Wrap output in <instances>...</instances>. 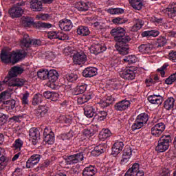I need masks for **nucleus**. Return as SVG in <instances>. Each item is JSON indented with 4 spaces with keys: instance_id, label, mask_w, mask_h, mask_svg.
<instances>
[{
    "instance_id": "1",
    "label": "nucleus",
    "mask_w": 176,
    "mask_h": 176,
    "mask_svg": "<svg viewBox=\"0 0 176 176\" xmlns=\"http://www.w3.org/2000/svg\"><path fill=\"white\" fill-rule=\"evenodd\" d=\"M25 56V52H9L3 50L1 54V60L2 63H5L6 64H9V63L16 64L19 63L21 58H24Z\"/></svg>"
},
{
    "instance_id": "2",
    "label": "nucleus",
    "mask_w": 176,
    "mask_h": 176,
    "mask_svg": "<svg viewBox=\"0 0 176 176\" xmlns=\"http://www.w3.org/2000/svg\"><path fill=\"white\" fill-rule=\"evenodd\" d=\"M21 87L24 86V80L15 77H6L0 81V91L8 87Z\"/></svg>"
},
{
    "instance_id": "3",
    "label": "nucleus",
    "mask_w": 176,
    "mask_h": 176,
    "mask_svg": "<svg viewBox=\"0 0 176 176\" xmlns=\"http://www.w3.org/2000/svg\"><path fill=\"white\" fill-rule=\"evenodd\" d=\"M170 142H171V136L170 135H164L160 138L157 145L155 147L156 152H166L170 148Z\"/></svg>"
},
{
    "instance_id": "4",
    "label": "nucleus",
    "mask_w": 176,
    "mask_h": 176,
    "mask_svg": "<svg viewBox=\"0 0 176 176\" xmlns=\"http://www.w3.org/2000/svg\"><path fill=\"white\" fill-rule=\"evenodd\" d=\"M149 120V116L146 113H142L139 114L134 122V123L131 126V129L133 131H135V130H140V129H142L148 121Z\"/></svg>"
},
{
    "instance_id": "5",
    "label": "nucleus",
    "mask_w": 176,
    "mask_h": 176,
    "mask_svg": "<svg viewBox=\"0 0 176 176\" xmlns=\"http://www.w3.org/2000/svg\"><path fill=\"white\" fill-rule=\"evenodd\" d=\"M41 44L42 42L41 40H31L28 34H24L23 40L21 41V46L22 47H31V45H34V46H41Z\"/></svg>"
},
{
    "instance_id": "6",
    "label": "nucleus",
    "mask_w": 176,
    "mask_h": 176,
    "mask_svg": "<svg viewBox=\"0 0 176 176\" xmlns=\"http://www.w3.org/2000/svg\"><path fill=\"white\" fill-rule=\"evenodd\" d=\"M83 159H85V154L83 152H80L77 154L69 155L66 159V163L67 164H76V163L82 162Z\"/></svg>"
},
{
    "instance_id": "7",
    "label": "nucleus",
    "mask_w": 176,
    "mask_h": 176,
    "mask_svg": "<svg viewBox=\"0 0 176 176\" xmlns=\"http://www.w3.org/2000/svg\"><path fill=\"white\" fill-rule=\"evenodd\" d=\"M119 75L123 79H126V80H133V79L135 78V72H134V70H133V68L131 67H127L125 69L120 71Z\"/></svg>"
},
{
    "instance_id": "8",
    "label": "nucleus",
    "mask_w": 176,
    "mask_h": 176,
    "mask_svg": "<svg viewBox=\"0 0 176 176\" xmlns=\"http://www.w3.org/2000/svg\"><path fill=\"white\" fill-rule=\"evenodd\" d=\"M164 130H166V125L163 122H160L151 128V134L154 137H160Z\"/></svg>"
},
{
    "instance_id": "9",
    "label": "nucleus",
    "mask_w": 176,
    "mask_h": 176,
    "mask_svg": "<svg viewBox=\"0 0 176 176\" xmlns=\"http://www.w3.org/2000/svg\"><path fill=\"white\" fill-rule=\"evenodd\" d=\"M86 54H85L82 52H74L73 55V63L74 64H78L80 65L81 64H85L86 62Z\"/></svg>"
},
{
    "instance_id": "10",
    "label": "nucleus",
    "mask_w": 176,
    "mask_h": 176,
    "mask_svg": "<svg viewBox=\"0 0 176 176\" xmlns=\"http://www.w3.org/2000/svg\"><path fill=\"white\" fill-rule=\"evenodd\" d=\"M125 32L124 29H122L121 33H119L118 36L114 38V41H116L117 43H129V42L131 41L130 36L124 33Z\"/></svg>"
},
{
    "instance_id": "11",
    "label": "nucleus",
    "mask_w": 176,
    "mask_h": 176,
    "mask_svg": "<svg viewBox=\"0 0 176 176\" xmlns=\"http://www.w3.org/2000/svg\"><path fill=\"white\" fill-rule=\"evenodd\" d=\"M130 105H131L130 100H122L116 103L114 105V109L120 111H126V109H129V108H130Z\"/></svg>"
},
{
    "instance_id": "12",
    "label": "nucleus",
    "mask_w": 176,
    "mask_h": 176,
    "mask_svg": "<svg viewBox=\"0 0 176 176\" xmlns=\"http://www.w3.org/2000/svg\"><path fill=\"white\" fill-rule=\"evenodd\" d=\"M8 13L12 19H18L23 16L24 10L21 7H12L9 10Z\"/></svg>"
},
{
    "instance_id": "13",
    "label": "nucleus",
    "mask_w": 176,
    "mask_h": 176,
    "mask_svg": "<svg viewBox=\"0 0 176 176\" xmlns=\"http://www.w3.org/2000/svg\"><path fill=\"white\" fill-rule=\"evenodd\" d=\"M40 160H41V155L38 154L32 155L26 162L27 168H32L34 166H36V164L39 163Z\"/></svg>"
},
{
    "instance_id": "14",
    "label": "nucleus",
    "mask_w": 176,
    "mask_h": 176,
    "mask_svg": "<svg viewBox=\"0 0 176 176\" xmlns=\"http://www.w3.org/2000/svg\"><path fill=\"white\" fill-rule=\"evenodd\" d=\"M30 140L32 145H36L38 139L39 138V131L36 128H32L29 131Z\"/></svg>"
},
{
    "instance_id": "15",
    "label": "nucleus",
    "mask_w": 176,
    "mask_h": 176,
    "mask_svg": "<svg viewBox=\"0 0 176 176\" xmlns=\"http://www.w3.org/2000/svg\"><path fill=\"white\" fill-rule=\"evenodd\" d=\"M59 27L63 31H71L72 30V22L69 19H63L59 21Z\"/></svg>"
},
{
    "instance_id": "16",
    "label": "nucleus",
    "mask_w": 176,
    "mask_h": 176,
    "mask_svg": "<svg viewBox=\"0 0 176 176\" xmlns=\"http://www.w3.org/2000/svg\"><path fill=\"white\" fill-rule=\"evenodd\" d=\"M98 131V125H92L90 128H87L83 130L82 134L84 137H87V138H90V137H93L96 133Z\"/></svg>"
},
{
    "instance_id": "17",
    "label": "nucleus",
    "mask_w": 176,
    "mask_h": 176,
    "mask_svg": "<svg viewBox=\"0 0 176 176\" xmlns=\"http://www.w3.org/2000/svg\"><path fill=\"white\" fill-rule=\"evenodd\" d=\"M123 146H124L123 142H120L119 140L116 142L112 147V155L114 156H118V155L123 151Z\"/></svg>"
},
{
    "instance_id": "18",
    "label": "nucleus",
    "mask_w": 176,
    "mask_h": 176,
    "mask_svg": "<svg viewBox=\"0 0 176 176\" xmlns=\"http://www.w3.org/2000/svg\"><path fill=\"white\" fill-rule=\"evenodd\" d=\"M148 101L150 104L155 105H162L163 103V96L160 95H151L148 97Z\"/></svg>"
},
{
    "instance_id": "19",
    "label": "nucleus",
    "mask_w": 176,
    "mask_h": 176,
    "mask_svg": "<svg viewBox=\"0 0 176 176\" xmlns=\"http://www.w3.org/2000/svg\"><path fill=\"white\" fill-rule=\"evenodd\" d=\"M115 47L116 50L122 54V56H126V54H129V46L126 45V43H116Z\"/></svg>"
},
{
    "instance_id": "20",
    "label": "nucleus",
    "mask_w": 176,
    "mask_h": 176,
    "mask_svg": "<svg viewBox=\"0 0 176 176\" xmlns=\"http://www.w3.org/2000/svg\"><path fill=\"white\" fill-rule=\"evenodd\" d=\"M97 68L89 67L85 68L82 72V76L85 78H93V76H96L97 75Z\"/></svg>"
},
{
    "instance_id": "21",
    "label": "nucleus",
    "mask_w": 176,
    "mask_h": 176,
    "mask_svg": "<svg viewBox=\"0 0 176 176\" xmlns=\"http://www.w3.org/2000/svg\"><path fill=\"white\" fill-rule=\"evenodd\" d=\"M133 153V151L131 150V148L126 147L124 150V153L122 154V158L121 160V164H126L130 160V157H131V155Z\"/></svg>"
},
{
    "instance_id": "22",
    "label": "nucleus",
    "mask_w": 176,
    "mask_h": 176,
    "mask_svg": "<svg viewBox=\"0 0 176 176\" xmlns=\"http://www.w3.org/2000/svg\"><path fill=\"white\" fill-rule=\"evenodd\" d=\"M107 48L100 44H95L91 46L89 48V51L92 54H100V53H102V52H105Z\"/></svg>"
},
{
    "instance_id": "23",
    "label": "nucleus",
    "mask_w": 176,
    "mask_h": 176,
    "mask_svg": "<svg viewBox=\"0 0 176 176\" xmlns=\"http://www.w3.org/2000/svg\"><path fill=\"white\" fill-rule=\"evenodd\" d=\"M152 45L151 44H142L138 47V50L142 54H149L152 52Z\"/></svg>"
},
{
    "instance_id": "24",
    "label": "nucleus",
    "mask_w": 176,
    "mask_h": 176,
    "mask_svg": "<svg viewBox=\"0 0 176 176\" xmlns=\"http://www.w3.org/2000/svg\"><path fill=\"white\" fill-rule=\"evenodd\" d=\"M84 115L87 118H94L96 116V109L93 106H85L84 108Z\"/></svg>"
},
{
    "instance_id": "25",
    "label": "nucleus",
    "mask_w": 176,
    "mask_h": 176,
    "mask_svg": "<svg viewBox=\"0 0 176 176\" xmlns=\"http://www.w3.org/2000/svg\"><path fill=\"white\" fill-rule=\"evenodd\" d=\"M97 173V169L93 166L85 167L82 170V176H94Z\"/></svg>"
},
{
    "instance_id": "26",
    "label": "nucleus",
    "mask_w": 176,
    "mask_h": 176,
    "mask_svg": "<svg viewBox=\"0 0 176 176\" xmlns=\"http://www.w3.org/2000/svg\"><path fill=\"white\" fill-rule=\"evenodd\" d=\"M175 103V99L173 97L168 98L164 102V108L166 111H170V109H173L174 108V104Z\"/></svg>"
},
{
    "instance_id": "27",
    "label": "nucleus",
    "mask_w": 176,
    "mask_h": 176,
    "mask_svg": "<svg viewBox=\"0 0 176 176\" xmlns=\"http://www.w3.org/2000/svg\"><path fill=\"white\" fill-rule=\"evenodd\" d=\"M23 68L20 67H12L11 70L9 72V77L10 78H16V76H17V75H20L21 74H23Z\"/></svg>"
},
{
    "instance_id": "28",
    "label": "nucleus",
    "mask_w": 176,
    "mask_h": 176,
    "mask_svg": "<svg viewBox=\"0 0 176 176\" xmlns=\"http://www.w3.org/2000/svg\"><path fill=\"white\" fill-rule=\"evenodd\" d=\"M140 171V164L135 163L133 164L132 167L130 168L126 173H125L124 176H134L135 173Z\"/></svg>"
},
{
    "instance_id": "29",
    "label": "nucleus",
    "mask_w": 176,
    "mask_h": 176,
    "mask_svg": "<svg viewBox=\"0 0 176 176\" xmlns=\"http://www.w3.org/2000/svg\"><path fill=\"white\" fill-rule=\"evenodd\" d=\"M87 90V85L86 84H81L80 85H78L73 91V94L74 96H79V94H83L85 91Z\"/></svg>"
},
{
    "instance_id": "30",
    "label": "nucleus",
    "mask_w": 176,
    "mask_h": 176,
    "mask_svg": "<svg viewBox=\"0 0 176 176\" xmlns=\"http://www.w3.org/2000/svg\"><path fill=\"white\" fill-rule=\"evenodd\" d=\"M134 23L135 24L131 28V31H133V32H135L137 31H139V30H141L144 24V21H142V19H134Z\"/></svg>"
},
{
    "instance_id": "31",
    "label": "nucleus",
    "mask_w": 176,
    "mask_h": 176,
    "mask_svg": "<svg viewBox=\"0 0 176 176\" xmlns=\"http://www.w3.org/2000/svg\"><path fill=\"white\" fill-rule=\"evenodd\" d=\"M30 8L33 10V12H41L43 8L42 2L38 0H33L31 2Z\"/></svg>"
},
{
    "instance_id": "32",
    "label": "nucleus",
    "mask_w": 176,
    "mask_h": 176,
    "mask_svg": "<svg viewBox=\"0 0 176 176\" xmlns=\"http://www.w3.org/2000/svg\"><path fill=\"white\" fill-rule=\"evenodd\" d=\"M131 6L135 10H141L144 4L142 0H129Z\"/></svg>"
},
{
    "instance_id": "33",
    "label": "nucleus",
    "mask_w": 176,
    "mask_h": 176,
    "mask_svg": "<svg viewBox=\"0 0 176 176\" xmlns=\"http://www.w3.org/2000/svg\"><path fill=\"white\" fill-rule=\"evenodd\" d=\"M90 3L88 2L79 1L76 3V8L80 10V12H86L89 10Z\"/></svg>"
},
{
    "instance_id": "34",
    "label": "nucleus",
    "mask_w": 176,
    "mask_h": 176,
    "mask_svg": "<svg viewBox=\"0 0 176 176\" xmlns=\"http://www.w3.org/2000/svg\"><path fill=\"white\" fill-rule=\"evenodd\" d=\"M3 104L6 111H13L16 108V100H7Z\"/></svg>"
},
{
    "instance_id": "35",
    "label": "nucleus",
    "mask_w": 176,
    "mask_h": 176,
    "mask_svg": "<svg viewBox=\"0 0 176 176\" xmlns=\"http://www.w3.org/2000/svg\"><path fill=\"white\" fill-rule=\"evenodd\" d=\"M47 107L45 106H39L36 111V116L38 119H41V118H43L47 113Z\"/></svg>"
},
{
    "instance_id": "36",
    "label": "nucleus",
    "mask_w": 176,
    "mask_h": 176,
    "mask_svg": "<svg viewBox=\"0 0 176 176\" xmlns=\"http://www.w3.org/2000/svg\"><path fill=\"white\" fill-rule=\"evenodd\" d=\"M112 135V132L108 129H103L99 133V138L104 141Z\"/></svg>"
},
{
    "instance_id": "37",
    "label": "nucleus",
    "mask_w": 176,
    "mask_h": 176,
    "mask_svg": "<svg viewBox=\"0 0 176 176\" xmlns=\"http://www.w3.org/2000/svg\"><path fill=\"white\" fill-rule=\"evenodd\" d=\"M47 79H48L50 82H56V80L58 79V73L54 69L48 71Z\"/></svg>"
},
{
    "instance_id": "38",
    "label": "nucleus",
    "mask_w": 176,
    "mask_h": 176,
    "mask_svg": "<svg viewBox=\"0 0 176 176\" xmlns=\"http://www.w3.org/2000/svg\"><path fill=\"white\" fill-rule=\"evenodd\" d=\"M77 34L82 36H87V35H90V30L86 26H80L77 29Z\"/></svg>"
},
{
    "instance_id": "39",
    "label": "nucleus",
    "mask_w": 176,
    "mask_h": 176,
    "mask_svg": "<svg viewBox=\"0 0 176 176\" xmlns=\"http://www.w3.org/2000/svg\"><path fill=\"white\" fill-rule=\"evenodd\" d=\"M23 145H24V142H23L21 139L19 138L15 140V141L12 144V148L14 151H16V152H20L21 151V148H23Z\"/></svg>"
},
{
    "instance_id": "40",
    "label": "nucleus",
    "mask_w": 176,
    "mask_h": 176,
    "mask_svg": "<svg viewBox=\"0 0 176 176\" xmlns=\"http://www.w3.org/2000/svg\"><path fill=\"white\" fill-rule=\"evenodd\" d=\"M80 133V128L78 126H74L72 129L65 134L66 140H70V138H72L75 134H79Z\"/></svg>"
},
{
    "instance_id": "41",
    "label": "nucleus",
    "mask_w": 176,
    "mask_h": 176,
    "mask_svg": "<svg viewBox=\"0 0 176 176\" xmlns=\"http://www.w3.org/2000/svg\"><path fill=\"white\" fill-rule=\"evenodd\" d=\"M34 27L36 28H38V30H46L48 28H52V25L47 23H43V22H36L34 23Z\"/></svg>"
},
{
    "instance_id": "42",
    "label": "nucleus",
    "mask_w": 176,
    "mask_h": 176,
    "mask_svg": "<svg viewBox=\"0 0 176 176\" xmlns=\"http://www.w3.org/2000/svg\"><path fill=\"white\" fill-rule=\"evenodd\" d=\"M43 101V96L41 94H36L34 96L32 104V105H39Z\"/></svg>"
},
{
    "instance_id": "43",
    "label": "nucleus",
    "mask_w": 176,
    "mask_h": 176,
    "mask_svg": "<svg viewBox=\"0 0 176 176\" xmlns=\"http://www.w3.org/2000/svg\"><path fill=\"white\" fill-rule=\"evenodd\" d=\"M107 116L108 113L106 111H99L98 113H96L94 119H96V120H98L99 122H102V120H105V118Z\"/></svg>"
},
{
    "instance_id": "44",
    "label": "nucleus",
    "mask_w": 176,
    "mask_h": 176,
    "mask_svg": "<svg viewBox=\"0 0 176 176\" xmlns=\"http://www.w3.org/2000/svg\"><path fill=\"white\" fill-rule=\"evenodd\" d=\"M166 12L168 17L173 19L176 16V4H173L171 6L166 8Z\"/></svg>"
},
{
    "instance_id": "45",
    "label": "nucleus",
    "mask_w": 176,
    "mask_h": 176,
    "mask_svg": "<svg viewBox=\"0 0 176 176\" xmlns=\"http://www.w3.org/2000/svg\"><path fill=\"white\" fill-rule=\"evenodd\" d=\"M21 21L24 27H30L34 24V19L30 16H23L21 18Z\"/></svg>"
},
{
    "instance_id": "46",
    "label": "nucleus",
    "mask_w": 176,
    "mask_h": 176,
    "mask_svg": "<svg viewBox=\"0 0 176 176\" xmlns=\"http://www.w3.org/2000/svg\"><path fill=\"white\" fill-rule=\"evenodd\" d=\"M89 100H91V94L82 95V96H80L79 98H78L77 102L80 105H82V104H85V102H87Z\"/></svg>"
},
{
    "instance_id": "47",
    "label": "nucleus",
    "mask_w": 176,
    "mask_h": 176,
    "mask_svg": "<svg viewBox=\"0 0 176 176\" xmlns=\"http://www.w3.org/2000/svg\"><path fill=\"white\" fill-rule=\"evenodd\" d=\"M159 34H160V32H159L158 30H148L142 32V36H153L155 38L156 36H158Z\"/></svg>"
},
{
    "instance_id": "48",
    "label": "nucleus",
    "mask_w": 176,
    "mask_h": 176,
    "mask_svg": "<svg viewBox=\"0 0 176 176\" xmlns=\"http://www.w3.org/2000/svg\"><path fill=\"white\" fill-rule=\"evenodd\" d=\"M48 74H49V70L46 69H42L37 72V76H38V78H39L40 79H43L45 80V79H47Z\"/></svg>"
},
{
    "instance_id": "49",
    "label": "nucleus",
    "mask_w": 176,
    "mask_h": 176,
    "mask_svg": "<svg viewBox=\"0 0 176 176\" xmlns=\"http://www.w3.org/2000/svg\"><path fill=\"white\" fill-rule=\"evenodd\" d=\"M44 141L45 144H48V145H53V144H54V133H51L50 135H47L44 137Z\"/></svg>"
},
{
    "instance_id": "50",
    "label": "nucleus",
    "mask_w": 176,
    "mask_h": 176,
    "mask_svg": "<svg viewBox=\"0 0 176 176\" xmlns=\"http://www.w3.org/2000/svg\"><path fill=\"white\" fill-rule=\"evenodd\" d=\"M107 12L110 14H123L124 13V10L122 8H109Z\"/></svg>"
},
{
    "instance_id": "51",
    "label": "nucleus",
    "mask_w": 176,
    "mask_h": 176,
    "mask_svg": "<svg viewBox=\"0 0 176 176\" xmlns=\"http://www.w3.org/2000/svg\"><path fill=\"white\" fill-rule=\"evenodd\" d=\"M101 153H104V148H101V146L95 147L94 149L91 152L92 156H100Z\"/></svg>"
},
{
    "instance_id": "52",
    "label": "nucleus",
    "mask_w": 176,
    "mask_h": 176,
    "mask_svg": "<svg viewBox=\"0 0 176 176\" xmlns=\"http://www.w3.org/2000/svg\"><path fill=\"white\" fill-rule=\"evenodd\" d=\"M28 97H30V93L28 91L22 94V97L21 98L23 105H28L30 100H28Z\"/></svg>"
},
{
    "instance_id": "53",
    "label": "nucleus",
    "mask_w": 176,
    "mask_h": 176,
    "mask_svg": "<svg viewBox=\"0 0 176 176\" xmlns=\"http://www.w3.org/2000/svg\"><path fill=\"white\" fill-rule=\"evenodd\" d=\"M167 43V39L164 36H160L157 39V47H163Z\"/></svg>"
},
{
    "instance_id": "54",
    "label": "nucleus",
    "mask_w": 176,
    "mask_h": 176,
    "mask_svg": "<svg viewBox=\"0 0 176 176\" xmlns=\"http://www.w3.org/2000/svg\"><path fill=\"white\" fill-rule=\"evenodd\" d=\"M8 166V158L4 155L0 157V170H3Z\"/></svg>"
},
{
    "instance_id": "55",
    "label": "nucleus",
    "mask_w": 176,
    "mask_h": 176,
    "mask_svg": "<svg viewBox=\"0 0 176 176\" xmlns=\"http://www.w3.org/2000/svg\"><path fill=\"white\" fill-rule=\"evenodd\" d=\"M66 79L68 82H76V80H78V74L74 73L69 74L66 75Z\"/></svg>"
},
{
    "instance_id": "56",
    "label": "nucleus",
    "mask_w": 176,
    "mask_h": 176,
    "mask_svg": "<svg viewBox=\"0 0 176 176\" xmlns=\"http://www.w3.org/2000/svg\"><path fill=\"white\" fill-rule=\"evenodd\" d=\"M167 67H168V64L165 63L160 68L157 69V72L160 74L162 78H164V76H166V72H164V69H167Z\"/></svg>"
},
{
    "instance_id": "57",
    "label": "nucleus",
    "mask_w": 176,
    "mask_h": 176,
    "mask_svg": "<svg viewBox=\"0 0 176 176\" xmlns=\"http://www.w3.org/2000/svg\"><path fill=\"white\" fill-rule=\"evenodd\" d=\"M124 29L122 28H116L111 30V34L113 38H116L118 36V34H122V32Z\"/></svg>"
},
{
    "instance_id": "58",
    "label": "nucleus",
    "mask_w": 176,
    "mask_h": 176,
    "mask_svg": "<svg viewBox=\"0 0 176 176\" xmlns=\"http://www.w3.org/2000/svg\"><path fill=\"white\" fill-rule=\"evenodd\" d=\"M176 80V73L170 75L168 78L165 80V83L166 85H173Z\"/></svg>"
},
{
    "instance_id": "59",
    "label": "nucleus",
    "mask_w": 176,
    "mask_h": 176,
    "mask_svg": "<svg viewBox=\"0 0 176 176\" xmlns=\"http://www.w3.org/2000/svg\"><path fill=\"white\" fill-rule=\"evenodd\" d=\"M61 123H66L67 124H69L72 122V120L69 117H67L65 116H61L59 118Z\"/></svg>"
},
{
    "instance_id": "60",
    "label": "nucleus",
    "mask_w": 176,
    "mask_h": 176,
    "mask_svg": "<svg viewBox=\"0 0 176 176\" xmlns=\"http://www.w3.org/2000/svg\"><path fill=\"white\" fill-rule=\"evenodd\" d=\"M111 61H112V64H113V65H118L119 64H120V57L118 56H113L111 58Z\"/></svg>"
},
{
    "instance_id": "61",
    "label": "nucleus",
    "mask_w": 176,
    "mask_h": 176,
    "mask_svg": "<svg viewBox=\"0 0 176 176\" xmlns=\"http://www.w3.org/2000/svg\"><path fill=\"white\" fill-rule=\"evenodd\" d=\"M58 33L56 32H49L47 34V37L49 39H57Z\"/></svg>"
},
{
    "instance_id": "62",
    "label": "nucleus",
    "mask_w": 176,
    "mask_h": 176,
    "mask_svg": "<svg viewBox=\"0 0 176 176\" xmlns=\"http://www.w3.org/2000/svg\"><path fill=\"white\" fill-rule=\"evenodd\" d=\"M99 105L101 107V108H107V107H109V104L108 102L107 101V99H106V98L102 99V100L99 102Z\"/></svg>"
},
{
    "instance_id": "63",
    "label": "nucleus",
    "mask_w": 176,
    "mask_h": 176,
    "mask_svg": "<svg viewBox=\"0 0 176 176\" xmlns=\"http://www.w3.org/2000/svg\"><path fill=\"white\" fill-rule=\"evenodd\" d=\"M23 116L21 115H18V116H12L10 119L11 120H13L14 122H16L17 123H20L21 120H23Z\"/></svg>"
},
{
    "instance_id": "64",
    "label": "nucleus",
    "mask_w": 176,
    "mask_h": 176,
    "mask_svg": "<svg viewBox=\"0 0 176 176\" xmlns=\"http://www.w3.org/2000/svg\"><path fill=\"white\" fill-rule=\"evenodd\" d=\"M168 59L173 63H176V52H170L168 54Z\"/></svg>"
}]
</instances>
